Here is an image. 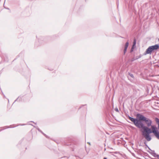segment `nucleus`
<instances>
[{
    "label": "nucleus",
    "mask_w": 159,
    "mask_h": 159,
    "mask_svg": "<svg viewBox=\"0 0 159 159\" xmlns=\"http://www.w3.org/2000/svg\"><path fill=\"white\" fill-rule=\"evenodd\" d=\"M31 122H32L34 123V122H33V121H31Z\"/></svg>",
    "instance_id": "c756f323"
},
{
    "label": "nucleus",
    "mask_w": 159,
    "mask_h": 159,
    "mask_svg": "<svg viewBox=\"0 0 159 159\" xmlns=\"http://www.w3.org/2000/svg\"><path fill=\"white\" fill-rule=\"evenodd\" d=\"M88 143H89V144H90V143L88 142Z\"/></svg>",
    "instance_id": "c85d7f7f"
},
{
    "label": "nucleus",
    "mask_w": 159,
    "mask_h": 159,
    "mask_svg": "<svg viewBox=\"0 0 159 159\" xmlns=\"http://www.w3.org/2000/svg\"><path fill=\"white\" fill-rule=\"evenodd\" d=\"M147 147L149 149V150H150V151H151V150H151V149L150 148H149V147H148H148Z\"/></svg>",
    "instance_id": "b1692460"
},
{
    "label": "nucleus",
    "mask_w": 159,
    "mask_h": 159,
    "mask_svg": "<svg viewBox=\"0 0 159 159\" xmlns=\"http://www.w3.org/2000/svg\"><path fill=\"white\" fill-rule=\"evenodd\" d=\"M115 110L117 112H119V110L117 108H116Z\"/></svg>",
    "instance_id": "a211bd4d"
},
{
    "label": "nucleus",
    "mask_w": 159,
    "mask_h": 159,
    "mask_svg": "<svg viewBox=\"0 0 159 159\" xmlns=\"http://www.w3.org/2000/svg\"><path fill=\"white\" fill-rule=\"evenodd\" d=\"M141 128L143 129L142 132L149 134L152 133L156 138L159 139V131L157 130V127L155 125L151 126V129L144 126V124H141Z\"/></svg>",
    "instance_id": "f03ea898"
},
{
    "label": "nucleus",
    "mask_w": 159,
    "mask_h": 159,
    "mask_svg": "<svg viewBox=\"0 0 159 159\" xmlns=\"http://www.w3.org/2000/svg\"><path fill=\"white\" fill-rule=\"evenodd\" d=\"M144 144H145V146L147 147H148V145L147 144V142L146 141H145L144 142Z\"/></svg>",
    "instance_id": "2eb2a0df"
},
{
    "label": "nucleus",
    "mask_w": 159,
    "mask_h": 159,
    "mask_svg": "<svg viewBox=\"0 0 159 159\" xmlns=\"http://www.w3.org/2000/svg\"><path fill=\"white\" fill-rule=\"evenodd\" d=\"M136 60V58H132L131 59V61H135V60Z\"/></svg>",
    "instance_id": "f3484780"
},
{
    "label": "nucleus",
    "mask_w": 159,
    "mask_h": 159,
    "mask_svg": "<svg viewBox=\"0 0 159 159\" xmlns=\"http://www.w3.org/2000/svg\"><path fill=\"white\" fill-rule=\"evenodd\" d=\"M2 92V93L4 97L5 98V95Z\"/></svg>",
    "instance_id": "6ab92c4d"
},
{
    "label": "nucleus",
    "mask_w": 159,
    "mask_h": 159,
    "mask_svg": "<svg viewBox=\"0 0 159 159\" xmlns=\"http://www.w3.org/2000/svg\"><path fill=\"white\" fill-rule=\"evenodd\" d=\"M147 147L149 149V150H150V151H151V150H151V149L150 148H149V147H148H148Z\"/></svg>",
    "instance_id": "5701e85b"
},
{
    "label": "nucleus",
    "mask_w": 159,
    "mask_h": 159,
    "mask_svg": "<svg viewBox=\"0 0 159 159\" xmlns=\"http://www.w3.org/2000/svg\"><path fill=\"white\" fill-rule=\"evenodd\" d=\"M47 138H48V136L46 134V135H44Z\"/></svg>",
    "instance_id": "4be33fe9"
},
{
    "label": "nucleus",
    "mask_w": 159,
    "mask_h": 159,
    "mask_svg": "<svg viewBox=\"0 0 159 159\" xmlns=\"http://www.w3.org/2000/svg\"><path fill=\"white\" fill-rule=\"evenodd\" d=\"M154 157H157L159 159V155L156 154L155 152L152 155Z\"/></svg>",
    "instance_id": "6e6552de"
},
{
    "label": "nucleus",
    "mask_w": 159,
    "mask_h": 159,
    "mask_svg": "<svg viewBox=\"0 0 159 159\" xmlns=\"http://www.w3.org/2000/svg\"><path fill=\"white\" fill-rule=\"evenodd\" d=\"M84 106H86V105H84Z\"/></svg>",
    "instance_id": "cd10ccee"
},
{
    "label": "nucleus",
    "mask_w": 159,
    "mask_h": 159,
    "mask_svg": "<svg viewBox=\"0 0 159 159\" xmlns=\"http://www.w3.org/2000/svg\"><path fill=\"white\" fill-rule=\"evenodd\" d=\"M128 75L131 77L132 78H134V75L133 74H131V73H129V72L128 73Z\"/></svg>",
    "instance_id": "9b49d317"
},
{
    "label": "nucleus",
    "mask_w": 159,
    "mask_h": 159,
    "mask_svg": "<svg viewBox=\"0 0 159 159\" xmlns=\"http://www.w3.org/2000/svg\"><path fill=\"white\" fill-rule=\"evenodd\" d=\"M136 118H134L128 116V118L133 122L138 128H140L142 126L141 124H143L142 122L144 121L147 124L148 127L151 126L152 121L151 120L147 118L143 115L138 113L136 115Z\"/></svg>",
    "instance_id": "f257e3e1"
},
{
    "label": "nucleus",
    "mask_w": 159,
    "mask_h": 159,
    "mask_svg": "<svg viewBox=\"0 0 159 159\" xmlns=\"http://www.w3.org/2000/svg\"><path fill=\"white\" fill-rule=\"evenodd\" d=\"M103 159H107V158L106 157H105Z\"/></svg>",
    "instance_id": "a878e982"
},
{
    "label": "nucleus",
    "mask_w": 159,
    "mask_h": 159,
    "mask_svg": "<svg viewBox=\"0 0 159 159\" xmlns=\"http://www.w3.org/2000/svg\"><path fill=\"white\" fill-rule=\"evenodd\" d=\"M158 40L159 41V39H158Z\"/></svg>",
    "instance_id": "473e14b6"
},
{
    "label": "nucleus",
    "mask_w": 159,
    "mask_h": 159,
    "mask_svg": "<svg viewBox=\"0 0 159 159\" xmlns=\"http://www.w3.org/2000/svg\"><path fill=\"white\" fill-rule=\"evenodd\" d=\"M134 47H133V46H132L131 48V50H130L131 52H132L134 50Z\"/></svg>",
    "instance_id": "4468645a"
},
{
    "label": "nucleus",
    "mask_w": 159,
    "mask_h": 159,
    "mask_svg": "<svg viewBox=\"0 0 159 159\" xmlns=\"http://www.w3.org/2000/svg\"><path fill=\"white\" fill-rule=\"evenodd\" d=\"M142 135L148 141H149L151 140L152 138L150 134L142 132Z\"/></svg>",
    "instance_id": "20e7f679"
},
{
    "label": "nucleus",
    "mask_w": 159,
    "mask_h": 159,
    "mask_svg": "<svg viewBox=\"0 0 159 159\" xmlns=\"http://www.w3.org/2000/svg\"><path fill=\"white\" fill-rule=\"evenodd\" d=\"M47 138H48V136L46 134V135H44Z\"/></svg>",
    "instance_id": "412c9836"
},
{
    "label": "nucleus",
    "mask_w": 159,
    "mask_h": 159,
    "mask_svg": "<svg viewBox=\"0 0 159 159\" xmlns=\"http://www.w3.org/2000/svg\"><path fill=\"white\" fill-rule=\"evenodd\" d=\"M11 125H10V127H9L8 126H6V128L5 129L9 128H14V127H11Z\"/></svg>",
    "instance_id": "dca6fc26"
},
{
    "label": "nucleus",
    "mask_w": 159,
    "mask_h": 159,
    "mask_svg": "<svg viewBox=\"0 0 159 159\" xmlns=\"http://www.w3.org/2000/svg\"><path fill=\"white\" fill-rule=\"evenodd\" d=\"M75 157H77V156H75Z\"/></svg>",
    "instance_id": "7c9ffc66"
},
{
    "label": "nucleus",
    "mask_w": 159,
    "mask_h": 159,
    "mask_svg": "<svg viewBox=\"0 0 159 159\" xmlns=\"http://www.w3.org/2000/svg\"><path fill=\"white\" fill-rule=\"evenodd\" d=\"M18 98H19V97H18V98H17V99H16L15 100V102H15L16 101L18 100Z\"/></svg>",
    "instance_id": "393cba45"
},
{
    "label": "nucleus",
    "mask_w": 159,
    "mask_h": 159,
    "mask_svg": "<svg viewBox=\"0 0 159 159\" xmlns=\"http://www.w3.org/2000/svg\"><path fill=\"white\" fill-rule=\"evenodd\" d=\"M159 48V44H156L155 45L149 46L144 53L143 55H146L147 54H151L152 52L157 51Z\"/></svg>",
    "instance_id": "7ed1b4c3"
},
{
    "label": "nucleus",
    "mask_w": 159,
    "mask_h": 159,
    "mask_svg": "<svg viewBox=\"0 0 159 159\" xmlns=\"http://www.w3.org/2000/svg\"><path fill=\"white\" fill-rule=\"evenodd\" d=\"M36 129L38 130V131L40 132H42V131L40 130V129L38 128V127H35Z\"/></svg>",
    "instance_id": "ddd939ff"
},
{
    "label": "nucleus",
    "mask_w": 159,
    "mask_h": 159,
    "mask_svg": "<svg viewBox=\"0 0 159 159\" xmlns=\"http://www.w3.org/2000/svg\"><path fill=\"white\" fill-rule=\"evenodd\" d=\"M136 44V40L135 39H134L133 45H132V46L134 47L135 46Z\"/></svg>",
    "instance_id": "1a4fd4ad"
},
{
    "label": "nucleus",
    "mask_w": 159,
    "mask_h": 159,
    "mask_svg": "<svg viewBox=\"0 0 159 159\" xmlns=\"http://www.w3.org/2000/svg\"><path fill=\"white\" fill-rule=\"evenodd\" d=\"M151 152H149V153H150L152 155H153L154 153H155L154 150H151Z\"/></svg>",
    "instance_id": "9d476101"
},
{
    "label": "nucleus",
    "mask_w": 159,
    "mask_h": 159,
    "mask_svg": "<svg viewBox=\"0 0 159 159\" xmlns=\"http://www.w3.org/2000/svg\"><path fill=\"white\" fill-rule=\"evenodd\" d=\"M81 107H79V109Z\"/></svg>",
    "instance_id": "bb28decb"
},
{
    "label": "nucleus",
    "mask_w": 159,
    "mask_h": 159,
    "mask_svg": "<svg viewBox=\"0 0 159 159\" xmlns=\"http://www.w3.org/2000/svg\"><path fill=\"white\" fill-rule=\"evenodd\" d=\"M41 133H42L43 135H46V134H45L42 131V132H41Z\"/></svg>",
    "instance_id": "aec40b11"
},
{
    "label": "nucleus",
    "mask_w": 159,
    "mask_h": 159,
    "mask_svg": "<svg viewBox=\"0 0 159 159\" xmlns=\"http://www.w3.org/2000/svg\"><path fill=\"white\" fill-rule=\"evenodd\" d=\"M79 153L82 156H84V152H83V150L82 149L80 150L79 152Z\"/></svg>",
    "instance_id": "0eeeda50"
},
{
    "label": "nucleus",
    "mask_w": 159,
    "mask_h": 159,
    "mask_svg": "<svg viewBox=\"0 0 159 159\" xmlns=\"http://www.w3.org/2000/svg\"><path fill=\"white\" fill-rule=\"evenodd\" d=\"M24 125V124H23V125Z\"/></svg>",
    "instance_id": "2f4dec72"
},
{
    "label": "nucleus",
    "mask_w": 159,
    "mask_h": 159,
    "mask_svg": "<svg viewBox=\"0 0 159 159\" xmlns=\"http://www.w3.org/2000/svg\"><path fill=\"white\" fill-rule=\"evenodd\" d=\"M141 57V55H140L139 56H137L135 57H136V59H138L139 58H140Z\"/></svg>",
    "instance_id": "f8f14e48"
},
{
    "label": "nucleus",
    "mask_w": 159,
    "mask_h": 159,
    "mask_svg": "<svg viewBox=\"0 0 159 159\" xmlns=\"http://www.w3.org/2000/svg\"><path fill=\"white\" fill-rule=\"evenodd\" d=\"M155 120L158 125L157 127V130L159 131V119L157 117H156L155 118Z\"/></svg>",
    "instance_id": "39448f33"
},
{
    "label": "nucleus",
    "mask_w": 159,
    "mask_h": 159,
    "mask_svg": "<svg viewBox=\"0 0 159 159\" xmlns=\"http://www.w3.org/2000/svg\"><path fill=\"white\" fill-rule=\"evenodd\" d=\"M129 44V43L128 42H127L125 44V48H124V54H125L126 52L127 49L128 47Z\"/></svg>",
    "instance_id": "423d86ee"
}]
</instances>
